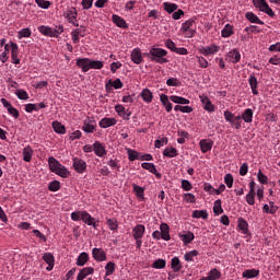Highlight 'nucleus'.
<instances>
[{
    "label": "nucleus",
    "instance_id": "f257e3e1",
    "mask_svg": "<svg viewBox=\"0 0 280 280\" xmlns=\"http://www.w3.org/2000/svg\"><path fill=\"white\" fill-rule=\"evenodd\" d=\"M148 58L152 60V62H158V65H165L167 62V50L163 48H151L147 54Z\"/></svg>",
    "mask_w": 280,
    "mask_h": 280
},
{
    "label": "nucleus",
    "instance_id": "f03ea898",
    "mask_svg": "<svg viewBox=\"0 0 280 280\" xmlns=\"http://www.w3.org/2000/svg\"><path fill=\"white\" fill-rule=\"evenodd\" d=\"M223 117L225 121H228L229 125H231L232 128L235 130H242V115H234L231 110H224Z\"/></svg>",
    "mask_w": 280,
    "mask_h": 280
},
{
    "label": "nucleus",
    "instance_id": "7ed1b4c3",
    "mask_svg": "<svg viewBox=\"0 0 280 280\" xmlns=\"http://www.w3.org/2000/svg\"><path fill=\"white\" fill-rule=\"evenodd\" d=\"M63 19L70 23V25H73L74 27H80V23H78V9L74 7H68L63 11Z\"/></svg>",
    "mask_w": 280,
    "mask_h": 280
},
{
    "label": "nucleus",
    "instance_id": "20e7f679",
    "mask_svg": "<svg viewBox=\"0 0 280 280\" xmlns=\"http://www.w3.org/2000/svg\"><path fill=\"white\" fill-rule=\"evenodd\" d=\"M180 31L185 34V38H194L196 36V21L187 20L182 24Z\"/></svg>",
    "mask_w": 280,
    "mask_h": 280
},
{
    "label": "nucleus",
    "instance_id": "39448f33",
    "mask_svg": "<svg viewBox=\"0 0 280 280\" xmlns=\"http://www.w3.org/2000/svg\"><path fill=\"white\" fill-rule=\"evenodd\" d=\"M253 4L259 12H264L265 14H268L270 19H275V11H272V8H270L266 0H253Z\"/></svg>",
    "mask_w": 280,
    "mask_h": 280
},
{
    "label": "nucleus",
    "instance_id": "423d86ee",
    "mask_svg": "<svg viewBox=\"0 0 280 280\" xmlns=\"http://www.w3.org/2000/svg\"><path fill=\"white\" fill-rule=\"evenodd\" d=\"M86 36V26H80L79 28H74L71 32V38L73 45H78L80 43V38H84Z\"/></svg>",
    "mask_w": 280,
    "mask_h": 280
},
{
    "label": "nucleus",
    "instance_id": "0eeeda50",
    "mask_svg": "<svg viewBox=\"0 0 280 280\" xmlns=\"http://www.w3.org/2000/svg\"><path fill=\"white\" fill-rule=\"evenodd\" d=\"M96 129L97 122L95 121V119L89 117L83 121V126L81 128V130H83V132H86L88 135H93Z\"/></svg>",
    "mask_w": 280,
    "mask_h": 280
},
{
    "label": "nucleus",
    "instance_id": "6e6552de",
    "mask_svg": "<svg viewBox=\"0 0 280 280\" xmlns=\"http://www.w3.org/2000/svg\"><path fill=\"white\" fill-rule=\"evenodd\" d=\"M218 51H220V46H218L215 44H211L210 46L201 47L199 49V52L202 56H213V55L218 54Z\"/></svg>",
    "mask_w": 280,
    "mask_h": 280
},
{
    "label": "nucleus",
    "instance_id": "1a4fd4ad",
    "mask_svg": "<svg viewBox=\"0 0 280 280\" xmlns=\"http://www.w3.org/2000/svg\"><path fill=\"white\" fill-rule=\"evenodd\" d=\"M73 168L78 174H84L86 172V162L80 158H73Z\"/></svg>",
    "mask_w": 280,
    "mask_h": 280
},
{
    "label": "nucleus",
    "instance_id": "9d476101",
    "mask_svg": "<svg viewBox=\"0 0 280 280\" xmlns=\"http://www.w3.org/2000/svg\"><path fill=\"white\" fill-rule=\"evenodd\" d=\"M92 257L95 261H106V252L103 248L94 247L92 249Z\"/></svg>",
    "mask_w": 280,
    "mask_h": 280
},
{
    "label": "nucleus",
    "instance_id": "9b49d317",
    "mask_svg": "<svg viewBox=\"0 0 280 280\" xmlns=\"http://www.w3.org/2000/svg\"><path fill=\"white\" fill-rule=\"evenodd\" d=\"M77 67H79V69H81L83 73L91 71V59L90 58L77 59Z\"/></svg>",
    "mask_w": 280,
    "mask_h": 280
},
{
    "label": "nucleus",
    "instance_id": "f8f14e48",
    "mask_svg": "<svg viewBox=\"0 0 280 280\" xmlns=\"http://www.w3.org/2000/svg\"><path fill=\"white\" fill-rule=\"evenodd\" d=\"M199 98L205 110H207L208 113H213L215 110L213 103H211V100L208 98L207 95H200Z\"/></svg>",
    "mask_w": 280,
    "mask_h": 280
},
{
    "label": "nucleus",
    "instance_id": "ddd939ff",
    "mask_svg": "<svg viewBox=\"0 0 280 280\" xmlns=\"http://www.w3.org/2000/svg\"><path fill=\"white\" fill-rule=\"evenodd\" d=\"M82 222L84 224H88V226H93V229L97 230L100 224L95 221V218H93L88 211H83V219Z\"/></svg>",
    "mask_w": 280,
    "mask_h": 280
},
{
    "label": "nucleus",
    "instance_id": "4468645a",
    "mask_svg": "<svg viewBox=\"0 0 280 280\" xmlns=\"http://www.w3.org/2000/svg\"><path fill=\"white\" fill-rule=\"evenodd\" d=\"M11 60L13 65H21V59H19V45L11 42Z\"/></svg>",
    "mask_w": 280,
    "mask_h": 280
},
{
    "label": "nucleus",
    "instance_id": "2eb2a0df",
    "mask_svg": "<svg viewBox=\"0 0 280 280\" xmlns=\"http://www.w3.org/2000/svg\"><path fill=\"white\" fill-rule=\"evenodd\" d=\"M133 240H143V235H145V225L137 224L132 229Z\"/></svg>",
    "mask_w": 280,
    "mask_h": 280
},
{
    "label": "nucleus",
    "instance_id": "dca6fc26",
    "mask_svg": "<svg viewBox=\"0 0 280 280\" xmlns=\"http://www.w3.org/2000/svg\"><path fill=\"white\" fill-rule=\"evenodd\" d=\"M93 150H94V154H96V156H100L101 159L103 156H106L107 154L106 148L100 141H95L93 143Z\"/></svg>",
    "mask_w": 280,
    "mask_h": 280
},
{
    "label": "nucleus",
    "instance_id": "f3484780",
    "mask_svg": "<svg viewBox=\"0 0 280 280\" xmlns=\"http://www.w3.org/2000/svg\"><path fill=\"white\" fill-rule=\"evenodd\" d=\"M199 145L202 154H207V152H211L213 148V140L211 139L200 140Z\"/></svg>",
    "mask_w": 280,
    "mask_h": 280
},
{
    "label": "nucleus",
    "instance_id": "a211bd4d",
    "mask_svg": "<svg viewBox=\"0 0 280 280\" xmlns=\"http://www.w3.org/2000/svg\"><path fill=\"white\" fill-rule=\"evenodd\" d=\"M112 21L117 27H120L121 30H128V23L126 22V20H124V18L117 14H113Z\"/></svg>",
    "mask_w": 280,
    "mask_h": 280
},
{
    "label": "nucleus",
    "instance_id": "6ab92c4d",
    "mask_svg": "<svg viewBox=\"0 0 280 280\" xmlns=\"http://www.w3.org/2000/svg\"><path fill=\"white\" fill-rule=\"evenodd\" d=\"M160 235L164 242H170V240H172V236H170V225H167V223H162L160 225Z\"/></svg>",
    "mask_w": 280,
    "mask_h": 280
},
{
    "label": "nucleus",
    "instance_id": "aec40b11",
    "mask_svg": "<svg viewBox=\"0 0 280 280\" xmlns=\"http://www.w3.org/2000/svg\"><path fill=\"white\" fill-rule=\"evenodd\" d=\"M100 128H110L112 126H117L116 118L104 117L98 121Z\"/></svg>",
    "mask_w": 280,
    "mask_h": 280
},
{
    "label": "nucleus",
    "instance_id": "412c9836",
    "mask_svg": "<svg viewBox=\"0 0 280 280\" xmlns=\"http://www.w3.org/2000/svg\"><path fill=\"white\" fill-rule=\"evenodd\" d=\"M248 84L252 89L253 95H259V91L257 90L259 86V82L257 81V77L250 74L248 78Z\"/></svg>",
    "mask_w": 280,
    "mask_h": 280
},
{
    "label": "nucleus",
    "instance_id": "4be33fe9",
    "mask_svg": "<svg viewBox=\"0 0 280 280\" xmlns=\"http://www.w3.org/2000/svg\"><path fill=\"white\" fill-rule=\"evenodd\" d=\"M142 170H148V172H150L151 174H154V176H156V178H161V173H159V171L156 170V165H154L153 163H148L144 162L141 164Z\"/></svg>",
    "mask_w": 280,
    "mask_h": 280
},
{
    "label": "nucleus",
    "instance_id": "5701e85b",
    "mask_svg": "<svg viewBox=\"0 0 280 280\" xmlns=\"http://www.w3.org/2000/svg\"><path fill=\"white\" fill-rule=\"evenodd\" d=\"M131 60L135 65H141V62H143V56L141 55V48H135L131 51Z\"/></svg>",
    "mask_w": 280,
    "mask_h": 280
},
{
    "label": "nucleus",
    "instance_id": "b1692460",
    "mask_svg": "<svg viewBox=\"0 0 280 280\" xmlns=\"http://www.w3.org/2000/svg\"><path fill=\"white\" fill-rule=\"evenodd\" d=\"M93 272H95V268L85 267L79 271L77 280H85L89 277V275H93Z\"/></svg>",
    "mask_w": 280,
    "mask_h": 280
},
{
    "label": "nucleus",
    "instance_id": "393cba45",
    "mask_svg": "<svg viewBox=\"0 0 280 280\" xmlns=\"http://www.w3.org/2000/svg\"><path fill=\"white\" fill-rule=\"evenodd\" d=\"M237 229L243 233V235H248V221L240 217L237 219Z\"/></svg>",
    "mask_w": 280,
    "mask_h": 280
},
{
    "label": "nucleus",
    "instance_id": "a878e982",
    "mask_svg": "<svg viewBox=\"0 0 280 280\" xmlns=\"http://www.w3.org/2000/svg\"><path fill=\"white\" fill-rule=\"evenodd\" d=\"M160 102L164 106L166 113H172L173 105L172 102H170V96H167L166 94H161Z\"/></svg>",
    "mask_w": 280,
    "mask_h": 280
},
{
    "label": "nucleus",
    "instance_id": "bb28decb",
    "mask_svg": "<svg viewBox=\"0 0 280 280\" xmlns=\"http://www.w3.org/2000/svg\"><path fill=\"white\" fill-rule=\"evenodd\" d=\"M245 19L247 21H249V23H256L257 25H265L264 21H261L259 19V16H257V14H255L253 12H246L245 13Z\"/></svg>",
    "mask_w": 280,
    "mask_h": 280
},
{
    "label": "nucleus",
    "instance_id": "cd10ccee",
    "mask_svg": "<svg viewBox=\"0 0 280 280\" xmlns=\"http://www.w3.org/2000/svg\"><path fill=\"white\" fill-rule=\"evenodd\" d=\"M140 96L142 97L143 102H145V104H151L152 100H154V95L150 89H143Z\"/></svg>",
    "mask_w": 280,
    "mask_h": 280
},
{
    "label": "nucleus",
    "instance_id": "c85d7f7f",
    "mask_svg": "<svg viewBox=\"0 0 280 280\" xmlns=\"http://www.w3.org/2000/svg\"><path fill=\"white\" fill-rule=\"evenodd\" d=\"M22 154H23V161H25V163H30V161H32V156H34V149L27 145L23 149Z\"/></svg>",
    "mask_w": 280,
    "mask_h": 280
},
{
    "label": "nucleus",
    "instance_id": "c756f323",
    "mask_svg": "<svg viewBox=\"0 0 280 280\" xmlns=\"http://www.w3.org/2000/svg\"><path fill=\"white\" fill-rule=\"evenodd\" d=\"M253 115H254L253 110L250 108H246L241 115V119L245 124H253Z\"/></svg>",
    "mask_w": 280,
    "mask_h": 280
},
{
    "label": "nucleus",
    "instance_id": "7c9ffc66",
    "mask_svg": "<svg viewBox=\"0 0 280 280\" xmlns=\"http://www.w3.org/2000/svg\"><path fill=\"white\" fill-rule=\"evenodd\" d=\"M52 130L55 132H57V135H66L67 133V128L65 127V125H62L58 120L52 121Z\"/></svg>",
    "mask_w": 280,
    "mask_h": 280
},
{
    "label": "nucleus",
    "instance_id": "2f4dec72",
    "mask_svg": "<svg viewBox=\"0 0 280 280\" xmlns=\"http://www.w3.org/2000/svg\"><path fill=\"white\" fill-rule=\"evenodd\" d=\"M48 164H49V170H50V172H54V174H55V172H58L59 167L62 165V164H60V162H58V160H56V158H54V156H50V158L48 159Z\"/></svg>",
    "mask_w": 280,
    "mask_h": 280
},
{
    "label": "nucleus",
    "instance_id": "473e14b6",
    "mask_svg": "<svg viewBox=\"0 0 280 280\" xmlns=\"http://www.w3.org/2000/svg\"><path fill=\"white\" fill-rule=\"evenodd\" d=\"M230 62H233V65H237L240 60H242V55L238 52L237 49H234L229 52Z\"/></svg>",
    "mask_w": 280,
    "mask_h": 280
},
{
    "label": "nucleus",
    "instance_id": "72a5a7b5",
    "mask_svg": "<svg viewBox=\"0 0 280 280\" xmlns=\"http://www.w3.org/2000/svg\"><path fill=\"white\" fill-rule=\"evenodd\" d=\"M171 268L174 272H180V270H183V265L180 264V259L178 257L172 258Z\"/></svg>",
    "mask_w": 280,
    "mask_h": 280
},
{
    "label": "nucleus",
    "instance_id": "f704fd0d",
    "mask_svg": "<svg viewBox=\"0 0 280 280\" xmlns=\"http://www.w3.org/2000/svg\"><path fill=\"white\" fill-rule=\"evenodd\" d=\"M89 262V253L82 252L77 258V266H86Z\"/></svg>",
    "mask_w": 280,
    "mask_h": 280
},
{
    "label": "nucleus",
    "instance_id": "c9c22d12",
    "mask_svg": "<svg viewBox=\"0 0 280 280\" xmlns=\"http://www.w3.org/2000/svg\"><path fill=\"white\" fill-rule=\"evenodd\" d=\"M243 279H255V277H259V270L257 269H246L243 275Z\"/></svg>",
    "mask_w": 280,
    "mask_h": 280
},
{
    "label": "nucleus",
    "instance_id": "e433bc0d",
    "mask_svg": "<svg viewBox=\"0 0 280 280\" xmlns=\"http://www.w3.org/2000/svg\"><path fill=\"white\" fill-rule=\"evenodd\" d=\"M163 156H166L167 159H174L175 156H178V151L176 148L167 147L163 151Z\"/></svg>",
    "mask_w": 280,
    "mask_h": 280
},
{
    "label": "nucleus",
    "instance_id": "4c0bfd02",
    "mask_svg": "<svg viewBox=\"0 0 280 280\" xmlns=\"http://www.w3.org/2000/svg\"><path fill=\"white\" fill-rule=\"evenodd\" d=\"M233 34H235V32H233V25L231 24H226L221 31L222 38H230Z\"/></svg>",
    "mask_w": 280,
    "mask_h": 280
},
{
    "label": "nucleus",
    "instance_id": "58836bf2",
    "mask_svg": "<svg viewBox=\"0 0 280 280\" xmlns=\"http://www.w3.org/2000/svg\"><path fill=\"white\" fill-rule=\"evenodd\" d=\"M38 32L42 33L43 36H49V38H54L51 26L40 25L38 26Z\"/></svg>",
    "mask_w": 280,
    "mask_h": 280
},
{
    "label": "nucleus",
    "instance_id": "ea45409f",
    "mask_svg": "<svg viewBox=\"0 0 280 280\" xmlns=\"http://www.w3.org/2000/svg\"><path fill=\"white\" fill-rule=\"evenodd\" d=\"M191 218H195L197 220H199L200 218L201 220H207L209 218V213L207 212V210H195L192 211Z\"/></svg>",
    "mask_w": 280,
    "mask_h": 280
},
{
    "label": "nucleus",
    "instance_id": "a19ab883",
    "mask_svg": "<svg viewBox=\"0 0 280 280\" xmlns=\"http://www.w3.org/2000/svg\"><path fill=\"white\" fill-rule=\"evenodd\" d=\"M163 8H164L165 12H167L168 14H172V13L176 12V10H178V4L171 3V2H164Z\"/></svg>",
    "mask_w": 280,
    "mask_h": 280
},
{
    "label": "nucleus",
    "instance_id": "79ce46f5",
    "mask_svg": "<svg viewBox=\"0 0 280 280\" xmlns=\"http://www.w3.org/2000/svg\"><path fill=\"white\" fill-rule=\"evenodd\" d=\"M132 187H133V191H135L137 198H139L140 200H144L145 199L144 198L145 189H143V187H141V186L137 185V184H133Z\"/></svg>",
    "mask_w": 280,
    "mask_h": 280
},
{
    "label": "nucleus",
    "instance_id": "37998d69",
    "mask_svg": "<svg viewBox=\"0 0 280 280\" xmlns=\"http://www.w3.org/2000/svg\"><path fill=\"white\" fill-rule=\"evenodd\" d=\"M180 237H182V242L185 245L191 244V242H194V240L196 238L192 232H187L186 234L180 235Z\"/></svg>",
    "mask_w": 280,
    "mask_h": 280
},
{
    "label": "nucleus",
    "instance_id": "c03bdc74",
    "mask_svg": "<svg viewBox=\"0 0 280 280\" xmlns=\"http://www.w3.org/2000/svg\"><path fill=\"white\" fill-rule=\"evenodd\" d=\"M127 153L129 161H140L141 153L137 152L136 150L127 149Z\"/></svg>",
    "mask_w": 280,
    "mask_h": 280
},
{
    "label": "nucleus",
    "instance_id": "a18cd8bd",
    "mask_svg": "<svg viewBox=\"0 0 280 280\" xmlns=\"http://www.w3.org/2000/svg\"><path fill=\"white\" fill-rule=\"evenodd\" d=\"M170 100H171V102H174V104H184V105L189 104V100H187L183 96L172 95V96H170Z\"/></svg>",
    "mask_w": 280,
    "mask_h": 280
},
{
    "label": "nucleus",
    "instance_id": "49530a36",
    "mask_svg": "<svg viewBox=\"0 0 280 280\" xmlns=\"http://www.w3.org/2000/svg\"><path fill=\"white\" fill-rule=\"evenodd\" d=\"M213 213L214 215H220L221 213H224V209H222V200L218 199L214 201Z\"/></svg>",
    "mask_w": 280,
    "mask_h": 280
},
{
    "label": "nucleus",
    "instance_id": "de8ad7c7",
    "mask_svg": "<svg viewBox=\"0 0 280 280\" xmlns=\"http://www.w3.org/2000/svg\"><path fill=\"white\" fill-rule=\"evenodd\" d=\"M55 174H57V176H61V178H69V170H67L62 164L59 168H57V171H55Z\"/></svg>",
    "mask_w": 280,
    "mask_h": 280
},
{
    "label": "nucleus",
    "instance_id": "09e8293b",
    "mask_svg": "<svg viewBox=\"0 0 280 280\" xmlns=\"http://www.w3.org/2000/svg\"><path fill=\"white\" fill-rule=\"evenodd\" d=\"M108 86H113L114 89H124V83L121 82V79H116L115 81L109 80L108 84H106V89Z\"/></svg>",
    "mask_w": 280,
    "mask_h": 280
},
{
    "label": "nucleus",
    "instance_id": "8fccbe9b",
    "mask_svg": "<svg viewBox=\"0 0 280 280\" xmlns=\"http://www.w3.org/2000/svg\"><path fill=\"white\" fill-rule=\"evenodd\" d=\"M165 266H167V261H165V259H156L153 264H152V268H155V270H161L163 268H165Z\"/></svg>",
    "mask_w": 280,
    "mask_h": 280
},
{
    "label": "nucleus",
    "instance_id": "3c124183",
    "mask_svg": "<svg viewBox=\"0 0 280 280\" xmlns=\"http://www.w3.org/2000/svg\"><path fill=\"white\" fill-rule=\"evenodd\" d=\"M35 3H37L38 8H42V10H49V8H51V2L48 0H35Z\"/></svg>",
    "mask_w": 280,
    "mask_h": 280
},
{
    "label": "nucleus",
    "instance_id": "603ef678",
    "mask_svg": "<svg viewBox=\"0 0 280 280\" xmlns=\"http://www.w3.org/2000/svg\"><path fill=\"white\" fill-rule=\"evenodd\" d=\"M208 277L210 278V280H218L222 277V272H220V270L214 268L209 271Z\"/></svg>",
    "mask_w": 280,
    "mask_h": 280
},
{
    "label": "nucleus",
    "instance_id": "864d4df0",
    "mask_svg": "<svg viewBox=\"0 0 280 280\" xmlns=\"http://www.w3.org/2000/svg\"><path fill=\"white\" fill-rule=\"evenodd\" d=\"M90 69H104V61L90 59Z\"/></svg>",
    "mask_w": 280,
    "mask_h": 280
},
{
    "label": "nucleus",
    "instance_id": "5fc2aeb1",
    "mask_svg": "<svg viewBox=\"0 0 280 280\" xmlns=\"http://www.w3.org/2000/svg\"><path fill=\"white\" fill-rule=\"evenodd\" d=\"M198 250L194 249L184 255L185 261H194V257H198Z\"/></svg>",
    "mask_w": 280,
    "mask_h": 280
},
{
    "label": "nucleus",
    "instance_id": "6e6d98bb",
    "mask_svg": "<svg viewBox=\"0 0 280 280\" xmlns=\"http://www.w3.org/2000/svg\"><path fill=\"white\" fill-rule=\"evenodd\" d=\"M174 110H175L176 113H178V110H179L180 113H194V108H192L191 106L176 105V106L174 107Z\"/></svg>",
    "mask_w": 280,
    "mask_h": 280
},
{
    "label": "nucleus",
    "instance_id": "4d7b16f0",
    "mask_svg": "<svg viewBox=\"0 0 280 280\" xmlns=\"http://www.w3.org/2000/svg\"><path fill=\"white\" fill-rule=\"evenodd\" d=\"M244 32H246V34L250 35V34H259V32H261V30H259V26L257 25H249V26H246L244 28Z\"/></svg>",
    "mask_w": 280,
    "mask_h": 280
},
{
    "label": "nucleus",
    "instance_id": "13d9d810",
    "mask_svg": "<svg viewBox=\"0 0 280 280\" xmlns=\"http://www.w3.org/2000/svg\"><path fill=\"white\" fill-rule=\"evenodd\" d=\"M105 275L106 277H110V275H113L115 272V262L109 261L106 264L105 266Z\"/></svg>",
    "mask_w": 280,
    "mask_h": 280
},
{
    "label": "nucleus",
    "instance_id": "bf43d9fd",
    "mask_svg": "<svg viewBox=\"0 0 280 280\" xmlns=\"http://www.w3.org/2000/svg\"><path fill=\"white\" fill-rule=\"evenodd\" d=\"M65 32V26L63 25H58L52 28V38H58L60 34Z\"/></svg>",
    "mask_w": 280,
    "mask_h": 280
},
{
    "label": "nucleus",
    "instance_id": "052dcab7",
    "mask_svg": "<svg viewBox=\"0 0 280 280\" xmlns=\"http://www.w3.org/2000/svg\"><path fill=\"white\" fill-rule=\"evenodd\" d=\"M107 226L110 231H117L119 223H117V219H107Z\"/></svg>",
    "mask_w": 280,
    "mask_h": 280
},
{
    "label": "nucleus",
    "instance_id": "680f3d73",
    "mask_svg": "<svg viewBox=\"0 0 280 280\" xmlns=\"http://www.w3.org/2000/svg\"><path fill=\"white\" fill-rule=\"evenodd\" d=\"M84 218V211H74L71 213V220L73 222H80Z\"/></svg>",
    "mask_w": 280,
    "mask_h": 280
},
{
    "label": "nucleus",
    "instance_id": "e2e57ef3",
    "mask_svg": "<svg viewBox=\"0 0 280 280\" xmlns=\"http://www.w3.org/2000/svg\"><path fill=\"white\" fill-rule=\"evenodd\" d=\"M43 260L45 261V264H55L56 262V258L54 257V254L51 253H45L43 255Z\"/></svg>",
    "mask_w": 280,
    "mask_h": 280
},
{
    "label": "nucleus",
    "instance_id": "0e129e2a",
    "mask_svg": "<svg viewBox=\"0 0 280 280\" xmlns=\"http://www.w3.org/2000/svg\"><path fill=\"white\" fill-rule=\"evenodd\" d=\"M48 189L49 191H59L60 189V182L58 180H52L48 184Z\"/></svg>",
    "mask_w": 280,
    "mask_h": 280
},
{
    "label": "nucleus",
    "instance_id": "69168bd1",
    "mask_svg": "<svg viewBox=\"0 0 280 280\" xmlns=\"http://www.w3.org/2000/svg\"><path fill=\"white\" fill-rule=\"evenodd\" d=\"M182 189L184 191H191V189H194V186L191 185V182L187 179H182Z\"/></svg>",
    "mask_w": 280,
    "mask_h": 280
},
{
    "label": "nucleus",
    "instance_id": "338daca9",
    "mask_svg": "<svg viewBox=\"0 0 280 280\" xmlns=\"http://www.w3.org/2000/svg\"><path fill=\"white\" fill-rule=\"evenodd\" d=\"M224 183H225L226 187H229V189H231V187H233V175L232 174H225Z\"/></svg>",
    "mask_w": 280,
    "mask_h": 280
},
{
    "label": "nucleus",
    "instance_id": "774afa93",
    "mask_svg": "<svg viewBox=\"0 0 280 280\" xmlns=\"http://www.w3.org/2000/svg\"><path fill=\"white\" fill-rule=\"evenodd\" d=\"M166 84L167 86H180V82L176 78H170L168 80H166Z\"/></svg>",
    "mask_w": 280,
    "mask_h": 280
}]
</instances>
